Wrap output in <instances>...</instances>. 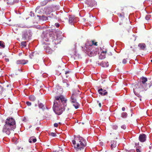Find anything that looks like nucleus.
I'll return each instance as SVG.
<instances>
[{
	"instance_id": "38",
	"label": "nucleus",
	"mask_w": 152,
	"mask_h": 152,
	"mask_svg": "<svg viewBox=\"0 0 152 152\" xmlns=\"http://www.w3.org/2000/svg\"><path fill=\"white\" fill-rule=\"evenodd\" d=\"M26 104L28 106H31V103L29 102H26Z\"/></svg>"
},
{
	"instance_id": "15",
	"label": "nucleus",
	"mask_w": 152,
	"mask_h": 152,
	"mask_svg": "<svg viewBox=\"0 0 152 152\" xmlns=\"http://www.w3.org/2000/svg\"><path fill=\"white\" fill-rule=\"evenodd\" d=\"M99 65L103 67H107L109 65L107 61H102L99 63Z\"/></svg>"
},
{
	"instance_id": "11",
	"label": "nucleus",
	"mask_w": 152,
	"mask_h": 152,
	"mask_svg": "<svg viewBox=\"0 0 152 152\" xmlns=\"http://www.w3.org/2000/svg\"><path fill=\"white\" fill-rule=\"evenodd\" d=\"M139 140L141 142H143L146 140V135L145 134H142L139 136Z\"/></svg>"
},
{
	"instance_id": "9",
	"label": "nucleus",
	"mask_w": 152,
	"mask_h": 152,
	"mask_svg": "<svg viewBox=\"0 0 152 152\" xmlns=\"http://www.w3.org/2000/svg\"><path fill=\"white\" fill-rule=\"evenodd\" d=\"M85 2L90 7H92L96 4V2L94 0H86Z\"/></svg>"
},
{
	"instance_id": "13",
	"label": "nucleus",
	"mask_w": 152,
	"mask_h": 152,
	"mask_svg": "<svg viewBox=\"0 0 152 152\" xmlns=\"http://www.w3.org/2000/svg\"><path fill=\"white\" fill-rule=\"evenodd\" d=\"M93 40H88L86 43V46L85 47V48H86V47H88V46H89V47H92L91 46L93 45Z\"/></svg>"
},
{
	"instance_id": "55",
	"label": "nucleus",
	"mask_w": 152,
	"mask_h": 152,
	"mask_svg": "<svg viewBox=\"0 0 152 152\" xmlns=\"http://www.w3.org/2000/svg\"><path fill=\"white\" fill-rule=\"evenodd\" d=\"M151 61L152 62V60H151Z\"/></svg>"
},
{
	"instance_id": "40",
	"label": "nucleus",
	"mask_w": 152,
	"mask_h": 152,
	"mask_svg": "<svg viewBox=\"0 0 152 152\" xmlns=\"http://www.w3.org/2000/svg\"><path fill=\"white\" fill-rule=\"evenodd\" d=\"M127 62V61L126 59H124L123 60V63L124 64H125Z\"/></svg>"
},
{
	"instance_id": "33",
	"label": "nucleus",
	"mask_w": 152,
	"mask_h": 152,
	"mask_svg": "<svg viewBox=\"0 0 152 152\" xmlns=\"http://www.w3.org/2000/svg\"><path fill=\"white\" fill-rule=\"evenodd\" d=\"M49 135L53 137H55L56 136V134L55 133L50 132L49 133Z\"/></svg>"
},
{
	"instance_id": "51",
	"label": "nucleus",
	"mask_w": 152,
	"mask_h": 152,
	"mask_svg": "<svg viewBox=\"0 0 152 152\" xmlns=\"http://www.w3.org/2000/svg\"><path fill=\"white\" fill-rule=\"evenodd\" d=\"M109 54V55H112V54L111 52H110V53Z\"/></svg>"
},
{
	"instance_id": "39",
	"label": "nucleus",
	"mask_w": 152,
	"mask_h": 152,
	"mask_svg": "<svg viewBox=\"0 0 152 152\" xmlns=\"http://www.w3.org/2000/svg\"><path fill=\"white\" fill-rule=\"evenodd\" d=\"M93 45H94L95 46L97 45V42H95L93 40Z\"/></svg>"
},
{
	"instance_id": "19",
	"label": "nucleus",
	"mask_w": 152,
	"mask_h": 152,
	"mask_svg": "<svg viewBox=\"0 0 152 152\" xmlns=\"http://www.w3.org/2000/svg\"><path fill=\"white\" fill-rule=\"evenodd\" d=\"M74 19L75 18L74 16L71 15L69 16V23L71 25H72L74 22Z\"/></svg>"
},
{
	"instance_id": "48",
	"label": "nucleus",
	"mask_w": 152,
	"mask_h": 152,
	"mask_svg": "<svg viewBox=\"0 0 152 152\" xmlns=\"http://www.w3.org/2000/svg\"><path fill=\"white\" fill-rule=\"evenodd\" d=\"M5 60L6 62H8L9 61V59L8 58H5Z\"/></svg>"
},
{
	"instance_id": "18",
	"label": "nucleus",
	"mask_w": 152,
	"mask_h": 152,
	"mask_svg": "<svg viewBox=\"0 0 152 152\" xmlns=\"http://www.w3.org/2000/svg\"><path fill=\"white\" fill-rule=\"evenodd\" d=\"M28 141L30 143H32V142L35 143L37 141V139L35 137L32 136L30 137Z\"/></svg>"
},
{
	"instance_id": "53",
	"label": "nucleus",
	"mask_w": 152,
	"mask_h": 152,
	"mask_svg": "<svg viewBox=\"0 0 152 152\" xmlns=\"http://www.w3.org/2000/svg\"><path fill=\"white\" fill-rule=\"evenodd\" d=\"M21 54V53H19V56H20Z\"/></svg>"
},
{
	"instance_id": "23",
	"label": "nucleus",
	"mask_w": 152,
	"mask_h": 152,
	"mask_svg": "<svg viewBox=\"0 0 152 152\" xmlns=\"http://www.w3.org/2000/svg\"><path fill=\"white\" fill-rule=\"evenodd\" d=\"M46 52L48 54H51L53 52L52 50L49 47H48L46 49Z\"/></svg>"
},
{
	"instance_id": "32",
	"label": "nucleus",
	"mask_w": 152,
	"mask_h": 152,
	"mask_svg": "<svg viewBox=\"0 0 152 152\" xmlns=\"http://www.w3.org/2000/svg\"><path fill=\"white\" fill-rule=\"evenodd\" d=\"M118 16L120 17V18H124V14L123 12H122L121 13H118Z\"/></svg>"
},
{
	"instance_id": "7",
	"label": "nucleus",
	"mask_w": 152,
	"mask_h": 152,
	"mask_svg": "<svg viewBox=\"0 0 152 152\" xmlns=\"http://www.w3.org/2000/svg\"><path fill=\"white\" fill-rule=\"evenodd\" d=\"M53 7V5L51 4L49 6L46 7H43L41 8L42 11V12L48 14H50L53 11L52 8Z\"/></svg>"
},
{
	"instance_id": "30",
	"label": "nucleus",
	"mask_w": 152,
	"mask_h": 152,
	"mask_svg": "<svg viewBox=\"0 0 152 152\" xmlns=\"http://www.w3.org/2000/svg\"><path fill=\"white\" fill-rule=\"evenodd\" d=\"M38 106L40 108H42L43 109H45L44 105L42 103H40L39 104H38Z\"/></svg>"
},
{
	"instance_id": "35",
	"label": "nucleus",
	"mask_w": 152,
	"mask_h": 152,
	"mask_svg": "<svg viewBox=\"0 0 152 152\" xmlns=\"http://www.w3.org/2000/svg\"><path fill=\"white\" fill-rule=\"evenodd\" d=\"M63 108L65 107V108H66V109H65V110H66L67 112L69 111V109H70V108L69 107H67V105H66V107H65L64 106V105H63Z\"/></svg>"
},
{
	"instance_id": "46",
	"label": "nucleus",
	"mask_w": 152,
	"mask_h": 152,
	"mask_svg": "<svg viewBox=\"0 0 152 152\" xmlns=\"http://www.w3.org/2000/svg\"><path fill=\"white\" fill-rule=\"evenodd\" d=\"M40 8V6H38L36 8V11H37V10H38Z\"/></svg>"
},
{
	"instance_id": "8",
	"label": "nucleus",
	"mask_w": 152,
	"mask_h": 152,
	"mask_svg": "<svg viewBox=\"0 0 152 152\" xmlns=\"http://www.w3.org/2000/svg\"><path fill=\"white\" fill-rule=\"evenodd\" d=\"M54 1V0H44L40 2V5L41 6H44L48 4H51Z\"/></svg>"
},
{
	"instance_id": "5",
	"label": "nucleus",
	"mask_w": 152,
	"mask_h": 152,
	"mask_svg": "<svg viewBox=\"0 0 152 152\" xmlns=\"http://www.w3.org/2000/svg\"><path fill=\"white\" fill-rule=\"evenodd\" d=\"M118 126L116 125H113L111 126V127L109 132V133L110 135L112 134V137L114 139H117L119 136V134L117 131Z\"/></svg>"
},
{
	"instance_id": "54",
	"label": "nucleus",
	"mask_w": 152,
	"mask_h": 152,
	"mask_svg": "<svg viewBox=\"0 0 152 152\" xmlns=\"http://www.w3.org/2000/svg\"><path fill=\"white\" fill-rule=\"evenodd\" d=\"M112 97V96H109V97Z\"/></svg>"
},
{
	"instance_id": "10",
	"label": "nucleus",
	"mask_w": 152,
	"mask_h": 152,
	"mask_svg": "<svg viewBox=\"0 0 152 152\" xmlns=\"http://www.w3.org/2000/svg\"><path fill=\"white\" fill-rule=\"evenodd\" d=\"M98 92L100 94L103 96L107 95L108 94V92L106 91V90L102 88H101L99 89L98 90Z\"/></svg>"
},
{
	"instance_id": "49",
	"label": "nucleus",
	"mask_w": 152,
	"mask_h": 152,
	"mask_svg": "<svg viewBox=\"0 0 152 152\" xmlns=\"http://www.w3.org/2000/svg\"><path fill=\"white\" fill-rule=\"evenodd\" d=\"M122 110L123 111H124L125 110V108L124 107H123L122 108Z\"/></svg>"
},
{
	"instance_id": "26",
	"label": "nucleus",
	"mask_w": 152,
	"mask_h": 152,
	"mask_svg": "<svg viewBox=\"0 0 152 152\" xmlns=\"http://www.w3.org/2000/svg\"><path fill=\"white\" fill-rule=\"evenodd\" d=\"M29 100L32 101H34L35 100L36 98V97L33 95H31L29 96Z\"/></svg>"
},
{
	"instance_id": "43",
	"label": "nucleus",
	"mask_w": 152,
	"mask_h": 152,
	"mask_svg": "<svg viewBox=\"0 0 152 152\" xmlns=\"http://www.w3.org/2000/svg\"><path fill=\"white\" fill-rule=\"evenodd\" d=\"M34 52H32L31 53V54H30V55H29L30 57H31V56H34Z\"/></svg>"
},
{
	"instance_id": "17",
	"label": "nucleus",
	"mask_w": 152,
	"mask_h": 152,
	"mask_svg": "<svg viewBox=\"0 0 152 152\" xmlns=\"http://www.w3.org/2000/svg\"><path fill=\"white\" fill-rule=\"evenodd\" d=\"M111 149H113L114 148H115L117 146V143L116 141L114 140L111 141Z\"/></svg>"
},
{
	"instance_id": "47",
	"label": "nucleus",
	"mask_w": 152,
	"mask_h": 152,
	"mask_svg": "<svg viewBox=\"0 0 152 152\" xmlns=\"http://www.w3.org/2000/svg\"><path fill=\"white\" fill-rule=\"evenodd\" d=\"M56 27L57 28L59 26V24L57 23H56Z\"/></svg>"
},
{
	"instance_id": "41",
	"label": "nucleus",
	"mask_w": 152,
	"mask_h": 152,
	"mask_svg": "<svg viewBox=\"0 0 152 152\" xmlns=\"http://www.w3.org/2000/svg\"><path fill=\"white\" fill-rule=\"evenodd\" d=\"M58 126V124H57V123H55L54 124V126L55 127H57Z\"/></svg>"
},
{
	"instance_id": "42",
	"label": "nucleus",
	"mask_w": 152,
	"mask_h": 152,
	"mask_svg": "<svg viewBox=\"0 0 152 152\" xmlns=\"http://www.w3.org/2000/svg\"><path fill=\"white\" fill-rule=\"evenodd\" d=\"M107 51L105 50V51H103L101 53H103V54H106V53H107Z\"/></svg>"
},
{
	"instance_id": "28",
	"label": "nucleus",
	"mask_w": 152,
	"mask_h": 152,
	"mask_svg": "<svg viewBox=\"0 0 152 152\" xmlns=\"http://www.w3.org/2000/svg\"><path fill=\"white\" fill-rule=\"evenodd\" d=\"M4 43L2 41H0V48H4L5 47Z\"/></svg>"
},
{
	"instance_id": "44",
	"label": "nucleus",
	"mask_w": 152,
	"mask_h": 152,
	"mask_svg": "<svg viewBox=\"0 0 152 152\" xmlns=\"http://www.w3.org/2000/svg\"><path fill=\"white\" fill-rule=\"evenodd\" d=\"M97 102L99 104V107H101V103H99V101H97Z\"/></svg>"
},
{
	"instance_id": "2",
	"label": "nucleus",
	"mask_w": 152,
	"mask_h": 152,
	"mask_svg": "<svg viewBox=\"0 0 152 152\" xmlns=\"http://www.w3.org/2000/svg\"><path fill=\"white\" fill-rule=\"evenodd\" d=\"M16 123L15 120L12 118H9L5 121V124L3 127L2 131L7 135L10 134L11 130L15 129L16 127Z\"/></svg>"
},
{
	"instance_id": "36",
	"label": "nucleus",
	"mask_w": 152,
	"mask_h": 152,
	"mask_svg": "<svg viewBox=\"0 0 152 152\" xmlns=\"http://www.w3.org/2000/svg\"><path fill=\"white\" fill-rule=\"evenodd\" d=\"M151 18V16L150 15H146L145 17V19L147 20H148L150 19Z\"/></svg>"
},
{
	"instance_id": "22",
	"label": "nucleus",
	"mask_w": 152,
	"mask_h": 152,
	"mask_svg": "<svg viewBox=\"0 0 152 152\" xmlns=\"http://www.w3.org/2000/svg\"><path fill=\"white\" fill-rule=\"evenodd\" d=\"M28 34L27 32L25 33L23 36L22 38L24 40H26L28 37Z\"/></svg>"
},
{
	"instance_id": "34",
	"label": "nucleus",
	"mask_w": 152,
	"mask_h": 152,
	"mask_svg": "<svg viewBox=\"0 0 152 152\" xmlns=\"http://www.w3.org/2000/svg\"><path fill=\"white\" fill-rule=\"evenodd\" d=\"M62 149L59 147H58L56 148V152H59L60 151H61Z\"/></svg>"
},
{
	"instance_id": "37",
	"label": "nucleus",
	"mask_w": 152,
	"mask_h": 152,
	"mask_svg": "<svg viewBox=\"0 0 152 152\" xmlns=\"http://www.w3.org/2000/svg\"><path fill=\"white\" fill-rule=\"evenodd\" d=\"M121 127L122 129H125L126 128V126L125 125H123L121 126Z\"/></svg>"
},
{
	"instance_id": "31",
	"label": "nucleus",
	"mask_w": 152,
	"mask_h": 152,
	"mask_svg": "<svg viewBox=\"0 0 152 152\" xmlns=\"http://www.w3.org/2000/svg\"><path fill=\"white\" fill-rule=\"evenodd\" d=\"M21 45L23 47L26 46V42L25 41H23L21 42Z\"/></svg>"
},
{
	"instance_id": "45",
	"label": "nucleus",
	"mask_w": 152,
	"mask_h": 152,
	"mask_svg": "<svg viewBox=\"0 0 152 152\" xmlns=\"http://www.w3.org/2000/svg\"><path fill=\"white\" fill-rule=\"evenodd\" d=\"M136 151L137 152H142L139 149L137 148L136 149Z\"/></svg>"
},
{
	"instance_id": "25",
	"label": "nucleus",
	"mask_w": 152,
	"mask_h": 152,
	"mask_svg": "<svg viewBox=\"0 0 152 152\" xmlns=\"http://www.w3.org/2000/svg\"><path fill=\"white\" fill-rule=\"evenodd\" d=\"M73 105L75 107L76 109L78 108L80 105L79 103L77 102L73 103Z\"/></svg>"
},
{
	"instance_id": "56",
	"label": "nucleus",
	"mask_w": 152,
	"mask_h": 152,
	"mask_svg": "<svg viewBox=\"0 0 152 152\" xmlns=\"http://www.w3.org/2000/svg\"><path fill=\"white\" fill-rule=\"evenodd\" d=\"M133 51H135V50H133Z\"/></svg>"
},
{
	"instance_id": "16",
	"label": "nucleus",
	"mask_w": 152,
	"mask_h": 152,
	"mask_svg": "<svg viewBox=\"0 0 152 152\" xmlns=\"http://www.w3.org/2000/svg\"><path fill=\"white\" fill-rule=\"evenodd\" d=\"M138 46L140 47V49L141 50H144L146 47L145 44L144 43H139Z\"/></svg>"
},
{
	"instance_id": "52",
	"label": "nucleus",
	"mask_w": 152,
	"mask_h": 152,
	"mask_svg": "<svg viewBox=\"0 0 152 152\" xmlns=\"http://www.w3.org/2000/svg\"><path fill=\"white\" fill-rule=\"evenodd\" d=\"M149 148L150 149H152V146H150L149 147Z\"/></svg>"
},
{
	"instance_id": "24",
	"label": "nucleus",
	"mask_w": 152,
	"mask_h": 152,
	"mask_svg": "<svg viewBox=\"0 0 152 152\" xmlns=\"http://www.w3.org/2000/svg\"><path fill=\"white\" fill-rule=\"evenodd\" d=\"M141 79L142 80V84H145V83L147 81V79L146 77H142Z\"/></svg>"
},
{
	"instance_id": "3",
	"label": "nucleus",
	"mask_w": 152,
	"mask_h": 152,
	"mask_svg": "<svg viewBox=\"0 0 152 152\" xmlns=\"http://www.w3.org/2000/svg\"><path fill=\"white\" fill-rule=\"evenodd\" d=\"M75 140H72V142L74 145L75 148L81 150L84 148V147L86 145V143L83 138L80 135H78L75 137Z\"/></svg>"
},
{
	"instance_id": "12",
	"label": "nucleus",
	"mask_w": 152,
	"mask_h": 152,
	"mask_svg": "<svg viewBox=\"0 0 152 152\" xmlns=\"http://www.w3.org/2000/svg\"><path fill=\"white\" fill-rule=\"evenodd\" d=\"M28 62L27 60H19L16 61L17 64H25L27 63Z\"/></svg>"
},
{
	"instance_id": "21",
	"label": "nucleus",
	"mask_w": 152,
	"mask_h": 152,
	"mask_svg": "<svg viewBox=\"0 0 152 152\" xmlns=\"http://www.w3.org/2000/svg\"><path fill=\"white\" fill-rule=\"evenodd\" d=\"M76 94H73L71 96V99L72 102L73 103L76 102V100L75 99Z\"/></svg>"
},
{
	"instance_id": "14",
	"label": "nucleus",
	"mask_w": 152,
	"mask_h": 152,
	"mask_svg": "<svg viewBox=\"0 0 152 152\" xmlns=\"http://www.w3.org/2000/svg\"><path fill=\"white\" fill-rule=\"evenodd\" d=\"M70 72L69 71H66L64 69L62 70L61 72L60 73V74H63L64 76L66 75V77H68L69 76V74Z\"/></svg>"
},
{
	"instance_id": "4",
	"label": "nucleus",
	"mask_w": 152,
	"mask_h": 152,
	"mask_svg": "<svg viewBox=\"0 0 152 152\" xmlns=\"http://www.w3.org/2000/svg\"><path fill=\"white\" fill-rule=\"evenodd\" d=\"M147 89L146 85L142 84L141 83L138 82L135 85L133 89V91L135 95L138 97H141L139 94L142 91H146Z\"/></svg>"
},
{
	"instance_id": "50",
	"label": "nucleus",
	"mask_w": 152,
	"mask_h": 152,
	"mask_svg": "<svg viewBox=\"0 0 152 152\" xmlns=\"http://www.w3.org/2000/svg\"><path fill=\"white\" fill-rule=\"evenodd\" d=\"M69 83H67L66 84V87H69Z\"/></svg>"
},
{
	"instance_id": "6",
	"label": "nucleus",
	"mask_w": 152,
	"mask_h": 152,
	"mask_svg": "<svg viewBox=\"0 0 152 152\" xmlns=\"http://www.w3.org/2000/svg\"><path fill=\"white\" fill-rule=\"evenodd\" d=\"M92 47H87L86 48H85L84 49V50L85 51L86 53L90 57L94 56H96L97 54L98 51V49H96L95 50L93 49L92 51Z\"/></svg>"
},
{
	"instance_id": "20",
	"label": "nucleus",
	"mask_w": 152,
	"mask_h": 152,
	"mask_svg": "<svg viewBox=\"0 0 152 152\" xmlns=\"http://www.w3.org/2000/svg\"><path fill=\"white\" fill-rule=\"evenodd\" d=\"M8 4H12L16 2V0H4Z\"/></svg>"
},
{
	"instance_id": "27",
	"label": "nucleus",
	"mask_w": 152,
	"mask_h": 152,
	"mask_svg": "<svg viewBox=\"0 0 152 152\" xmlns=\"http://www.w3.org/2000/svg\"><path fill=\"white\" fill-rule=\"evenodd\" d=\"M105 58V55L103 53H101L99 56V58L100 59H102Z\"/></svg>"
},
{
	"instance_id": "29",
	"label": "nucleus",
	"mask_w": 152,
	"mask_h": 152,
	"mask_svg": "<svg viewBox=\"0 0 152 152\" xmlns=\"http://www.w3.org/2000/svg\"><path fill=\"white\" fill-rule=\"evenodd\" d=\"M127 115V113L126 112H123L122 113L121 117L123 118H126Z\"/></svg>"
},
{
	"instance_id": "1",
	"label": "nucleus",
	"mask_w": 152,
	"mask_h": 152,
	"mask_svg": "<svg viewBox=\"0 0 152 152\" xmlns=\"http://www.w3.org/2000/svg\"><path fill=\"white\" fill-rule=\"evenodd\" d=\"M66 101L67 100L62 96L55 97L53 109L56 114L60 115L65 110V107L63 108L62 106L66 107Z\"/></svg>"
}]
</instances>
